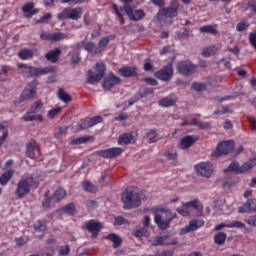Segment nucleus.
<instances>
[{
	"label": "nucleus",
	"instance_id": "f257e3e1",
	"mask_svg": "<svg viewBox=\"0 0 256 256\" xmlns=\"http://www.w3.org/2000/svg\"><path fill=\"white\" fill-rule=\"evenodd\" d=\"M143 192L135 186H129L122 194V202L125 209H135L141 206V199H143Z\"/></svg>",
	"mask_w": 256,
	"mask_h": 256
},
{
	"label": "nucleus",
	"instance_id": "f03ea898",
	"mask_svg": "<svg viewBox=\"0 0 256 256\" xmlns=\"http://www.w3.org/2000/svg\"><path fill=\"white\" fill-rule=\"evenodd\" d=\"M39 182L35 180L33 174H24L17 183L15 195L18 199H23L25 195L31 193V189H37Z\"/></svg>",
	"mask_w": 256,
	"mask_h": 256
},
{
	"label": "nucleus",
	"instance_id": "7ed1b4c3",
	"mask_svg": "<svg viewBox=\"0 0 256 256\" xmlns=\"http://www.w3.org/2000/svg\"><path fill=\"white\" fill-rule=\"evenodd\" d=\"M18 69L21 70V74L24 77H39L40 75H47L48 73H52L53 69L49 67L38 68L33 66H28L27 64H18Z\"/></svg>",
	"mask_w": 256,
	"mask_h": 256
},
{
	"label": "nucleus",
	"instance_id": "20e7f679",
	"mask_svg": "<svg viewBox=\"0 0 256 256\" xmlns=\"http://www.w3.org/2000/svg\"><path fill=\"white\" fill-rule=\"evenodd\" d=\"M107 69V66L104 63H96L94 71L88 70L87 72V83L90 85H93L94 83H98V81H101L103 77H105V71Z\"/></svg>",
	"mask_w": 256,
	"mask_h": 256
},
{
	"label": "nucleus",
	"instance_id": "39448f33",
	"mask_svg": "<svg viewBox=\"0 0 256 256\" xmlns=\"http://www.w3.org/2000/svg\"><path fill=\"white\" fill-rule=\"evenodd\" d=\"M81 17H83V8L81 7H76V8L67 7V8H64L62 12L57 15V19H59V21H63L64 19L79 21Z\"/></svg>",
	"mask_w": 256,
	"mask_h": 256
},
{
	"label": "nucleus",
	"instance_id": "423d86ee",
	"mask_svg": "<svg viewBox=\"0 0 256 256\" xmlns=\"http://www.w3.org/2000/svg\"><path fill=\"white\" fill-rule=\"evenodd\" d=\"M179 11V0H172L171 6L168 8H162L158 13V21H167V19H173L177 17Z\"/></svg>",
	"mask_w": 256,
	"mask_h": 256
},
{
	"label": "nucleus",
	"instance_id": "0eeeda50",
	"mask_svg": "<svg viewBox=\"0 0 256 256\" xmlns=\"http://www.w3.org/2000/svg\"><path fill=\"white\" fill-rule=\"evenodd\" d=\"M150 243L153 247H169V245H177L179 241H177L176 238L171 237V235H163L152 237Z\"/></svg>",
	"mask_w": 256,
	"mask_h": 256
},
{
	"label": "nucleus",
	"instance_id": "6e6552de",
	"mask_svg": "<svg viewBox=\"0 0 256 256\" xmlns=\"http://www.w3.org/2000/svg\"><path fill=\"white\" fill-rule=\"evenodd\" d=\"M256 165V157L250 159L246 163H244L241 167L239 163L232 162L228 168L224 170V173H229V171H234L235 173H245V171H249V169H253Z\"/></svg>",
	"mask_w": 256,
	"mask_h": 256
},
{
	"label": "nucleus",
	"instance_id": "1a4fd4ad",
	"mask_svg": "<svg viewBox=\"0 0 256 256\" xmlns=\"http://www.w3.org/2000/svg\"><path fill=\"white\" fill-rule=\"evenodd\" d=\"M235 149V141L228 140L218 143L216 151L212 152V157H221V155H229Z\"/></svg>",
	"mask_w": 256,
	"mask_h": 256
},
{
	"label": "nucleus",
	"instance_id": "9d476101",
	"mask_svg": "<svg viewBox=\"0 0 256 256\" xmlns=\"http://www.w3.org/2000/svg\"><path fill=\"white\" fill-rule=\"evenodd\" d=\"M38 85H39V82H37V80H33L32 82H29L28 85H26V87L22 91V94L20 95V98H19L20 103H23V101H27L28 99H33L34 97H37Z\"/></svg>",
	"mask_w": 256,
	"mask_h": 256
},
{
	"label": "nucleus",
	"instance_id": "9b49d317",
	"mask_svg": "<svg viewBox=\"0 0 256 256\" xmlns=\"http://www.w3.org/2000/svg\"><path fill=\"white\" fill-rule=\"evenodd\" d=\"M177 71L180 75H184V77H191V75L197 72V65L189 60H184L177 64Z\"/></svg>",
	"mask_w": 256,
	"mask_h": 256
},
{
	"label": "nucleus",
	"instance_id": "f8f14e48",
	"mask_svg": "<svg viewBox=\"0 0 256 256\" xmlns=\"http://www.w3.org/2000/svg\"><path fill=\"white\" fill-rule=\"evenodd\" d=\"M123 6H117V4H113L112 9L114 10L116 17L119 18L120 24L125 25V17L123 16V11L127 12L128 9H132L131 3L133 0H121Z\"/></svg>",
	"mask_w": 256,
	"mask_h": 256
},
{
	"label": "nucleus",
	"instance_id": "ddd939ff",
	"mask_svg": "<svg viewBox=\"0 0 256 256\" xmlns=\"http://www.w3.org/2000/svg\"><path fill=\"white\" fill-rule=\"evenodd\" d=\"M121 153H123V148L121 147H112L96 151V155L103 159H115V157H119Z\"/></svg>",
	"mask_w": 256,
	"mask_h": 256
},
{
	"label": "nucleus",
	"instance_id": "4468645a",
	"mask_svg": "<svg viewBox=\"0 0 256 256\" xmlns=\"http://www.w3.org/2000/svg\"><path fill=\"white\" fill-rule=\"evenodd\" d=\"M40 39L42 41H51L52 43H56L57 41H63V39H69V35L63 32H42L40 34Z\"/></svg>",
	"mask_w": 256,
	"mask_h": 256
},
{
	"label": "nucleus",
	"instance_id": "2eb2a0df",
	"mask_svg": "<svg viewBox=\"0 0 256 256\" xmlns=\"http://www.w3.org/2000/svg\"><path fill=\"white\" fill-rule=\"evenodd\" d=\"M156 79L160 81H171L173 78V64L169 63L155 73Z\"/></svg>",
	"mask_w": 256,
	"mask_h": 256
},
{
	"label": "nucleus",
	"instance_id": "dca6fc26",
	"mask_svg": "<svg viewBox=\"0 0 256 256\" xmlns=\"http://www.w3.org/2000/svg\"><path fill=\"white\" fill-rule=\"evenodd\" d=\"M195 169L201 177H206L207 179H209L214 172L213 164L210 162H200L195 165Z\"/></svg>",
	"mask_w": 256,
	"mask_h": 256
},
{
	"label": "nucleus",
	"instance_id": "f3484780",
	"mask_svg": "<svg viewBox=\"0 0 256 256\" xmlns=\"http://www.w3.org/2000/svg\"><path fill=\"white\" fill-rule=\"evenodd\" d=\"M103 118L101 116H93L91 118L87 117L84 119H81L78 122V127L81 128L82 130L85 129H91V127H95V125H98V123H102Z\"/></svg>",
	"mask_w": 256,
	"mask_h": 256
},
{
	"label": "nucleus",
	"instance_id": "a211bd4d",
	"mask_svg": "<svg viewBox=\"0 0 256 256\" xmlns=\"http://www.w3.org/2000/svg\"><path fill=\"white\" fill-rule=\"evenodd\" d=\"M84 227L89 233H91L92 239H96L102 229L101 223L95 220L85 222Z\"/></svg>",
	"mask_w": 256,
	"mask_h": 256
},
{
	"label": "nucleus",
	"instance_id": "6ab92c4d",
	"mask_svg": "<svg viewBox=\"0 0 256 256\" xmlns=\"http://www.w3.org/2000/svg\"><path fill=\"white\" fill-rule=\"evenodd\" d=\"M120 83H121V78L111 73L104 79L102 86L106 91H111V89H113L115 85H119Z\"/></svg>",
	"mask_w": 256,
	"mask_h": 256
},
{
	"label": "nucleus",
	"instance_id": "aec40b11",
	"mask_svg": "<svg viewBox=\"0 0 256 256\" xmlns=\"http://www.w3.org/2000/svg\"><path fill=\"white\" fill-rule=\"evenodd\" d=\"M76 47L77 49H81V47H83L85 51H87L88 53H91L92 55H99L100 53L98 46L95 45V43L93 42L81 41L76 44Z\"/></svg>",
	"mask_w": 256,
	"mask_h": 256
},
{
	"label": "nucleus",
	"instance_id": "412c9836",
	"mask_svg": "<svg viewBox=\"0 0 256 256\" xmlns=\"http://www.w3.org/2000/svg\"><path fill=\"white\" fill-rule=\"evenodd\" d=\"M176 215L171 216L170 218H167L166 220H163L161 218V215L156 214L154 216V221L156 225L161 229L162 231H165V229H169V225H171V221L174 219Z\"/></svg>",
	"mask_w": 256,
	"mask_h": 256
},
{
	"label": "nucleus",
	"instance_id": "4be33fe9",
	"mask_svg": "<svg viewBox=\"0 0 256 256\" xmlns=\"http://www.w3.org/2000/svg\"><path fill=\"white\" fill-rule=\"evenodd\" d=\"M127 17L130 19V21H141L145 17V11L139 9V10H133L132 8H128V11L125 12Z\"/></svg>",
	"mask_w": 256,
	"mask_h": 256
},
{
	"label": "nucleus",
	"instance_id": "5701e85b",
	"mask_svg": "<svg viewBox=\"0 0 256 256\" xmlns=\"http://www.w3.org/2000/svg\"><path fill=\"white\" fill-rule=\"evenodd\" d=\"M256 212V199L248 200L243 206L239 207L238 213H255Z\"/></svg>",
	"mask_w": 256,
	"mask_h": 256
},
{
	"label": "nucleus",
	"instance_id": "b1692460",
	"mask_svg": "<svg viewBox=\"0 0 256 256\" xmlns=\"http://www.w3.org/2000/svg\"><path fill=\"white\" fill-rule=\"evenodd\" d=\"M197 143V137L195 136H184L180 139L179 149H189L192 145Z\"/></svg>",
	"mask_w": 256,
	"mask_h": 256
},
{
	"label": "nucleus",
	"instance_id": "393cba45",
	"mask_svg": "<svg viewBox=\"0 0 256 256\" xmlns=\"http://www.w3.org/2000/svg\"><path fill=\"white\" fill-rule=\"evenodd\" d=\"M35 149H39V144L37 143V140L31 139L26 144V156L30 159H35Z\"/></svg>",
	"mask_w": 256,
	"mask_h": 256
},
{
	"label": "nucleus",
	"instance_id": "a878e982",
	"mask_svg": "<svg viewBox=\"0 0 256 256\" xmlns=\"http://www.w3.org/2000/svg\"><path fill=\"white\" fill-rule=\"evenodd\" d=\"M118 73L121 74L122 77H137V67L135 66H124L118 70Z\"/></svg>",
	"mask_w": 256,
	"mask_h": 256
},
{
	"label": "nucleus",
	"instance_id": "bb28decb",
	"mask_svg": "<svg viewBox=\"0 0 256 256\" xmlns=\"http://www.w3.org/2000/svg\"><path fill=\"white\" fill-rule=\"evenodd\" d=\"M23 13L26 14V17L31 18L33 15H37L39 13V9L35 8V3L33 2H28L23 5L22 7Z\"/></svg>",
	"mask_w": 256,
	"mask_h": 256
},
{
	"label": "nucleus",
	"instance_id": "cd10ccee",
	"mask_svg": "<svg viewBox=\"0 0 256 256\" xmlns=\"http://www.w3.org/2000/svg\"><path fill=\"white\" fill-rule=\"evenodd\" d=\"M117 143L118 145H131V143H135L133 132L120 135L118 137Z\"/></svg>",
	"mask_w": 256,
	"mask_h": 256
},
{
	"label": "nucleus",
	"instance_id": "c85d7f7f",
	"mask_svg": "<svg viewBox=\"0 0 256 256\" xmlns=\"http://www.w3.org/2000/svg\"><path fill=\"white\" fill-rule=\"evenodd\" d=\"M59 57H61V48H55L45 54V58L47 61H50V63H57Z\"/></svg>",
	"mask_w": 256,
	"mask_h": 256
},
{
	"label": "nucleus",
	"instance_id": "c756f323",
	"mask_svg": "<svg viewBox=\"0 0 256 256\" xmlns=\"http://www.w3.org/2000/svg\"><path fill=\"white\" fill-rule=\"evenodd\" d=\"M14 175H15V170L9 169L3 172L0 175V185H2V187H5V185H7V183H9V181L13 179Z\"/></svg>",
	"mask_w": 256,
	"mask_h": 256
},
{
	"label": "nucleus",
	"instance_id": "7c9ffc66",
	"mask_svg": "<svg viewBox=\"0 0 256 256\" xmlns=\"http://www.w3.org/2000/svg\"><path fill=\"white\" fill-rule=\"evenodd\" d=\"M0 130L3 131L2 135L0 136V147H3V143H5V140L7 137H9V122L4 121L0 123Z\"/></svg>",
	"mask_w": 256,
	"mask_h": 256
},
{
	"label": "nucleus",
	"instance_id": "2f4dec72",
	"mask_svg": "<svg viewBox=\"0 0 256 256\" xmlns=\"http://www.w3.org/2000/svg\"><path fill=\"white\" fill-rule=\"evenodd\" d=\"M113 39H115V36L113 35H108L105 37H102L100 39V41L98 42V50H100V53H103V51H105L107 49V45H109V43H111V41H113Z\"/></svg>",
	"mask_w": 256,
	"mask_h": 256
},
{
	"label": "nucleus",
	"instance_id": "473e14b6",
	"mask_svg": "<svg viewBox=\"0 0 256 256\" xmlns=\"http://www.w3.org/2000/svg\"><path fill=\"white\" fill-rule=\"evenodd\" d=\"M186 207H188V209H195L198 213V215H203V204H201V201H199V199H194L192 201L186 202Z\"/></svg>",
	"mask_w": 256,
	"mask_h": 256
},
{
	"label": "nucleus",
	"instance_id": "72a5a7b5",
	"mask_svg": "<svg viewBox=\"0 0 256 256\" xmlns=\"http://www.w3.org/2000/svg\"><path fill=\"white\" fill-rule=\"evenodd\" d=\"M164 157H166L168 161H173L174 165H177V159L179 155L177 154V150L175 148H168L164 152Z\"/></svg>",
	"mask_w": 256,
	"mask_h": 256
},
{
	"label": "nucleus",
	"instance_id": "f704fd0d",
	"mask_svg": "<svg viewBox=\"0 0 256 256\" xmlns=\"http://www.w3.org/2000/svg\"><path fill=\"white\" fill-rule=\"evenodd\" d=\"M67 197V191L64 188H59L52 195L53 203H59V201H63Z\"/></svg>",
	"mask_w": 256,
	"mask_h": 256
},
{
	"label": "nucleus",
	"instance_id": "c9c22d12",
	"mask_svg": "<svg viewBox=\"0 0 256 256\" xmlns=\"http://www.w3.org/2000/svg\"><path fill=\"white\" fill-rule=\"evenodd\" d=\"M34 55L35 51L33 49H22L18 52V57L22 59V61L33 59Z\"/></svg>",
	"mask_w": 256,
	"mask_h": 256
},
{
	"label": "nucleus",
	"instance_id": "e433bc0d",
	"mask_svg": "<svg viewBox=\"0 0 256 256\" xmlns=\"http://www.w3.org/2000/svg\"><path fill=\"white\" fill-rule=\"evenodd\" d=\"M134 237L141 239V237H149V230L145 226H136L133 231Z\"/></svg>",
	"mask_w": 256,
	"mask_h": 256
},
{
	"label": "nucleus",
	"instance_id": "4c0bfd02",
	"mask_svg": "<svg viewBox=\"0 0 256 256\" xmlns=\"http://www.w3.org/2000/svg\"><path fill=\"white\" fill-rule=\"evenodd\" d=\"M105 239H108V241L113 243L112 247L114 249L121 247V244L123 243V239H121L117 234H108Z\"/></svg>",
	"mask_w": 256,
	"mask_h": 256
},
{
	"label": "nucleus",
	"instance_id": "58836bf2",
	"mask_svg": "<svg viewBox=\"0 0 256 256\" xmlns=\"http://www.w3.org/2000/svg\"><path fill=\"white\" fill-rule=\"evenodd\" d=\"M200 33H209L210 35H219L217 25H204L199 28Z\"/></svg>",
	"mask_w": 256,
	"mask_h": 256
},
{
	"label": "nucleus",
	"instance_id": "ea45409f",
	"mask_svg": "<svg viewBox=\"0 0 256 256\" xmlns=\"http://www.w3.org/2000/svg\"><path fill=\"white\" fill-rule=\"evenodd\" d=\"M177 103V100L173 99L171 96L164 97L158 101L160 107H173Z\"/></svg>",
	"mask_w": 256,
	"mask_h": 256
},
{
	"label": "nucleus",
	"instance_id": "a19ab883",
	"mask_svg": "<svg viewBox=\"0 0 256 256\" xmlns=\"http://www.w3.org/2000/svg\"><path fill=\"white\" fill-rule=\"evenodd\" d=\"M219 51V46L217 45H211L203 49L202 51V57H211L215 55Z\"/></svg>",
	"mask_w": 256,
	"mask_h": 256
},
{
	"label": "nucleus",
	"instance_id": "79ce46f5",
	"mask_svg": "<svg viewBox=\"0 0 256 256\" xmlns=\"http://www.w3.org/2000/svg\"><path fill=\"white\" fill-rule=\"evenodd\" d=\"M23 121H25L26 123H29L31 121H40L41 123H43V116L38 114V115H31V113H29V111L26 113V115H24L22 117Z\"/></svg>",
	"mask_w": 256,
	"mask_h": 256
},
{
	"label": "nucleus",
	"instance_id": "37998d69",
	"mask_svg": "<svg viewBox=\"0 0 256 256\" xmlns=\"http://www.w3.org/2000/svg\"><path fill=\"white\" fill-rule=\"evenodd\" d=\"M93 136H82L70 141V145H82V143H87V141H93Z\"/></svg>",
	"mask_w": 256,
	"mask_h": 256
},
{
	"label": "nucleus",
	"instance_id": "c03bdc74",
	"mask_svg": "<svg viewBox=\"0 0 256 256\" xmlns=\"http://www.w3.org/2000/svg\"><path fill=\"white\" fill-rule=\"evenodd\" d=\"M82 187L84 191H87L88 193H97V186L93 185L89 180L83 181Z\"/></svg>",
	"mask_w": 256,
	"mask_h": 256
},
{
	"label": "nucleus",
	"instance_id": "a18cd8bd",
	"mask_svg": "<svg viewBox=\"0 0 256 256\" xmlns=\"http://www.w3.org/2000/svg\"><path fill=\"white\" fill-rule=\"evenodd\" d=\"M58 97L61 101H63V103H71V101L73 100V98H71V95L66 93L63 88H60L58 90Z\"/></svg>",
	"mask_w": 256,
	"mask_h": 256
},
{
	"label": "nucleus",
	"instance_id": "49530a36",
	"mask_svg": "<svg viewBox=\"0 0 256 256\" xmlns=\"http://www.w3.org/2000/svg\"><path fill=\"white\" fill-rule=\"evenodd\" d=\"M225 241H227V234H225V232H218L214 236L215 245H223Z\"/></svg>",
	"mask_w": 256,
	"mask_h": 256
},
{
	"label": "nucleus",
	"instance_id": "de8ad7c7",
	"mask_svg": "<svg viewBox=\"0 0 256 256\" xmlns=\"http://www.w3.org/2000/svg\"><path fill=\"white\" fill-rule=\"evenodd\" d=\"M146 137L149 143H157V141H159V134L155 129H152L149 132H147Z\"/></svg>",
	"mask_w": 256,
	"mask_h": 256
},
{
	"label": "nucleus",
	"instance_id": "09e8293b",
	"mask_svg": "<svg viewBox=\"0 0 256 256\" xmlns=\"http://www.w3.org/2000/svg\"><path fill=\"white\" fill-rule=\"evenodd\" d=\"M41 109H43V101L37 100L30 107L29 113H40Z\"/></svg>",
	"mask_w": 256,
	"mask_h": 256
},
{
	"label": "nucleus",
	"instance_id": "8fccbe9b",
	"mask_svg": "<svg viewBox=\"0 0 256 256\" xmlns=\"http://www.w3.org/2000/svg\"><path fill=\"white\" fill-rule=\"evenodd\" d=\"M189 223L193 231H197V229H201V227L205 225V221L203 219H193Z\"/></svg>",
	"mask_w": 256,
	"mask_h": 256
},
{
	"label": "nucleus",
	"instance_id": "3c124183",
	"mask_svg": "<svg viewBox=\"0 0 256 256\" xmlns=\"http://www.w3.org/2000/svg\"><path fill=\"white\" fill-rule=\"evenodd\" d=\"M62 213H65L66 215H74L75 213V204L74 203H69L66 206H64L61 209Z\"/></svg>",
	"mask_w": 256,
	"mask_h": 256
},
{
	"label": "nucleus",
	"instance_id": "603ef678",
	"mask_svg": "<svg viewBox=\"0 0 256 256\" xmlns=\"http://www.w3.org/2000/svg\"><path fill=\"white\" fill-rule=\"evenodd\" d=\"M51 203H53V196L49 197V191L45 193V199L42 201V207L44 209H49L51 207Z\"/></svg>",
	"mask_w": 256,
	"mask_h": 256
},
{
	"label": "nucleus",
	"instance_id": "864d4df0",
	"mask_svg": "<svg viewBox=\"0 0 256 256\" xmlns=\"http://www.w3.org/2000/svg\"><path fill=\"white\" fill-rule=\"evenodd\" d=\"M189 37V29L185 28L183 31H177L175 39H179V41H183V39H187Z\"/></svg>",
	"mask_w": 256,
	"mask_h": 256
},
{
	"label": "nucleus",
	"instance_id": "5fc2aeb1",
	"mask_svg": "<svg viewBox=\"0 0 256 256\" xmlns=\"http://www.w3.org/2000/svg\"><path fill=\"white\" fill-rule=\"evenodd\" d=\"M177 212H178L180 215H182V217H189V215L191 214V212L189 211V208H188V206H187L186 203H184V204L182 205V207H179V208L177 209Z\"/></svg>",
	"mask_w": 256,
	"mask_h": 256
},
{
	"label": "nucleus",
	"instance_id": "6e6d98bb",
	"mask_svg": "<svg viewBox=\"0 0 256 256\" xmlns=\"http://www.w3.org/2000/svg\"><path fill=\"white\" fill-rule=\"evenodd\" d=\"M192 89L194 91H206L207 90V85L205 83H199V82H194L192 83Z\"/></svg>",
	"mask_w": 256,
	"mask_h": 256
},
{
	"label": "nucleus",
	"instance_id": "4d7b16f0",
	"mask_svg": "<svg viewBox=\"0 0 256 256\" xmlns=\"http://www.w3.org/2000/svg\"><path fill=\"white\" fill-rule=\"evenodd\" d=\"M62 109L61 107L53 108L47 113L48 119H55L59 113H61Z\"/></svg>",
	"mask_w": 256,
	"mask_h": 256
},
{
	"label": "nucleus",
	"instance_id": "13d9d810",
	"mask_svg": "<svg viewBox=\"0 0 256 256\" xmlns=\"http://www.w3.org/2000/svg\"><path fill=\"white\" fill-rule=\"evenodd\" d=\"M114 225H129V220L123 216H117L114 218Z\"/></svg>",
	"mask_w": 256,
	"mask_h": 256
},
{
	"label": "nucleus",
	"instance_id": "bf43d9fd",
	"mask_svg": "<svg viewBox=\"0 0 256 256\" xmlns=\"http://www.w3.org/2000/svg\"><path fill=\"white\" fill-rule=\"evenodd\" d=\"M245 227V224L241 221H234L230 224H227L228 229H243Z\"/></svg>",
	"mask_w": 256,
	"mask_h": 256
},
{
	"label": "nucleus",
	"instance_id": "052dcab7",
	"mask_svg": "<svg viewBox=\"0 0 256 256\" xmlns=\"http://www.w3.org/2000/svg\"><path fill=\"white\" fill-rule=\"evenodd\" d=\"M51 17H53V16L51 15V13L48 12L44 16H42L40 19H38L36 21V23H39V24H41V23H43V24L49 23V21H51Z\"/></svg>",
	"mask_w": 256,
	"mask_h": 256
},
{
	"label": "nucleus",
	"instance_id": "680f3d73",
	"mask_svg": "<svg viewBox=\"0 0 256 256\" xmlns=\"http://www.w3.org/2000/svg\"><path fill=\"white\" fill-rule=\"evenodd\" d=\"M246 29H249V23L245 21L239 22L236 26L237 31H246Z\"/></svg>",
	"mask_w": 256,
	"mask_h": 256
},
{
	"label": "nucleus",
	"instance_id": "e2e57ef3",
	"mask_svg": "<svg viewBox=\"0 0 256 256\" xmlns=\"http://www.w3.org/2000/svg\"><path fill=\"white\" fill-rule=\"evenodd\" d=\"M69 253H71V247H69V245L60 247L59 255H69Z\"/></svg>",
	"mask_w": 256,
	"mask_h": 256
},
{
	"label": "nucleus",
	"instance_id": "0e129e2a",
	"mask_svg": "<svg viewBox=\"0 0 256 256\" xmlns=\"http://www.w3.org/2000/svg\"><path fill=\"white\" fill-rule=\"evenodd\" d=\"M34 231H37L38 233H41V231H45V229H43V221L38 220L34 224Z\"/></svg>",
	"mask_w": 256,
	"mask_h": 256
},
{
	"label": "nucleus",
	"instance_id": "69168bd1",
	"mask_svg": "<svg viewBox=\"0 0 256 256\" xmlns=\"http://www.w3.org/2000/svg\"><path fill=\"white\" fill-rule=\"evenodd\" d=\"M249 41H250L252 47H254V49H256V31L250 33Z\"/></svg>",
	"mask_w": 256,
	"mask_h": 256
},
{
	"label": "nucleus",
	"instance_id": "338daca9",
	"mask_svg": "<svg viewBox=\"0 0 256 256\" xmlns=\"http://www.w3.org/2000/svg\"><path fill=\"white\" fill-rule=\"evenodd\" d=\"M144 71H153V64H151V60L148 59L144 62Z\"/></svg>",
	"mask_w": 256,
	"mask_h": 256
},
{
	"label": "nucleus",
	"instance_id": "774afa93",
	"mask_svg": "<svg viewBox=\"0 0 256 256\" xmlns=\"http://www.w3.org/2000/svg\"><path fill=\"white\" fill-rule=\"evenodd\" d=\"M245 222L248 225H251L252 227H256V216H251L250 218H248L247 220H245Z\"/></svg>",
	"mask_w": 256,
	"mask_h": 256
}]
</instances>
